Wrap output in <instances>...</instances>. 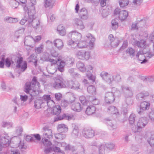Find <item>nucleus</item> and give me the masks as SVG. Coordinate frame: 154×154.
Instances as JSON below:
<instances>
[{
    "label": "nucleus",
    "instance_id": "nucleus-1",
    "mask_svg": "<svg viewBox=\"0 0 154 154\" xmlns=\"http://www.w3.org/2000/svg\"><path fill=\"white\" fill-rule=\"evenodd\" d=\"M40 86V83L37 81V77L34 76L31 82H26L24 91L27 94L30 93V94L31 96H34L38 94V89Z\"/></svg>",
    "mask_w": 154,
    "mask_h": 154
},
{
    "label": "nucleus",
    "instance_id": "nucleus-2",
    "mask_svg": "<svg viewBox=\"0 0 154 154\" xmlns=\"http://www.w3.org/2000/svg\"><path fill=\"white\" fill-rule=\"evenodd\" d=\"M85 39L86 40V41H81L78 43V48H85L87 47L88 44L91 47L93 46V43L95 41V38L91 34L88 33L87 34Z\"/></svg>",
    "mask_w": 154,
    "mask_h": 154
},
{
    "label": "nucleus",
    "instance_id": "nucleus-3",
    "mask_svg": "<svg viewBox=\"0 0 154 154\" xmlns=\"http://www.w3.org/2000/svg\"><path fill=\"white\" fill-rule=\"evenodd\" d=\"M20 2L22 4L23 10L24 11H28V14L29 19L34 18L36 17V13L35 11L34 6L32 5L29 6V8L26 6L25 3L26 2V0H19Z\"/></svg>",
    "mask_w": 154,
    "mask_h": 154
},
{
    "label": "nucleus",
    "instance_id": "nucleus-4",
    "mask_svg": "<svg viewBox=\"0 0 154 154\" xmlns=\"http://www.w3.org/2000/svg\"><path fill=\"white\" fill-rule=\"evenodd\" d=\"M76 56L79 59L87 61L90 57V52L84 50H80L76 52Z\"/></svg>",
    "mask_w": 154,
    "mask_h": 154
},
{
    "label": "nucleus",
    "instance_id": "nucleus-5",
    "mask_svg": "<svg viewBox=\"0 0 154 154\" xmlns=\"http://www.w3.org/2000/svg\"><path fill=\"white\" fill-rule=\"evenodd\" d=\"M114 14L117 15L120 20L123 21L126 19L128 16V12L125 10L121 11L120 9L117 8L114 11Z\"/></svg>",
    "mask_w": 154,
    "mask_h": 154
},
{
    "label": "nucleus",
    "instance_id": "nucleus-6",
    "mask_svg": "<svg viewBox=\"0 0 154 154\" xmlns=\"http://www.w3.org/2000/svg\"><path fill=\"white\" fill-rule=\"evenodd\" d=\"M148 121L146 117H141L140 118L137 123V128L136 130H134L132 129L133 131L135 133L139 132L141 129L144 128L147 124Z\"/></svg>",
    "mask_w": 154,
    "mask_h": 154
},
{
    "label": "nucleus",
    "instance_id": "nucleus-7",
    "mask_svg": "<svg viewBox=\"0 0 154 154\" xmlns=\"http://www.w3.org/2000/svg\"><path fill=\"white\" fill-rule=\"evenodd\" d=\"M86 68V75L89 80L93 83L95 82V76L93 75L92 73L93 71V67L90 65H87Z\"/></svg>",
    "mask_w": 154,
    "mask_h": 154
},
{
    "label": "nucleus",
    "instance_id": "nucleus-8",
    "mask_svg": "<svg viewBox=\"0 0 154 154\" xmlns=\"http://www.w3.org/2000/svg\"><path fill=\"white\" fill-rule=\"evenodd\" d=\"M52 86L55 89H59L66 87L62 79H55L54 82L52 84Z\"/></svg>",
    "mask_w": 154,
    "mask_h": 154
},
{
    "label": "nucleus",
    "instance_id": "nucleus-9",
    "mask_svg": "<svg viewBox=\"0 0 154 154\" xmlns=\"http://www.w3.org/2000/svg\"><path fill=\"white\" fill-rule=\"evenodd\" d=\"M16 67L20 70V72H23L27 68V63L26 61H23L22 58H20L17 61Z\"/></svg>",
    "mask_w": 154,
    "mask_h": 154
},
{
    "label": "nucleus",
    "instance_id": "nucleus-10",
    "mask_svg": "<svg viewBox=\"0 0 154 154\" xmlns=\"http://www.w3.org/2000/svg\"><path fill=\"white\" fill-rule=\"evenodd\" d=\"M150 104V103L147 102L143 101L140 104V109L138 110V113L140 115H142L145 113V111L149 109Z\"/></svg>",
    "mask_w": 154,
    "mask_h": 154
},
{
    "label": "nucleus",
    "instance_id": "nucleus-11",
    "mask_svg": "<svg viewBox=\"0 0 154 154\" xmlns=\"http://www.w3.org/2000/svg\"><path fill=\"white\" fill-rule=\"evenodd\" d=\"M121 88L125 97H131L133 96V91L131 87L122 85L121 86Z\"/></svg>",
    "mask_w": 154,
    "mask_h": 154
},
{
    "label": "nucleus",
    "instance_id": "nucleus-12",
    "mask_svg": "<svg viewBox=\"0 0 154 154\" xmlns=\"http://www.w3.org/2000/svg\"><path fill=\"white\" fill-rule=\"evenodd\" d=\"M68 36L71 39L77 42L81 39L82 35L81 33L74 31L69 32L68 34Z\"/></svg>",
    "mask_w": 154,
    "mask_h": 154
},
{
    "label": "nucleus",
    "instance_id": "nucleus-13",
    "mask_svg": "<svg viewBox=\"0 0 154 154\" xmlns=\"http://www.w3.org/2000/svg\"><path fill=\"white\" fill-rule=\"evenodd\" d=\"M83 136L87 138L93 137L94 135V131L91 128H85L82 131Z\"/></svg>",
    "mask_w": 154,
    "mask_h": 154
},
{
    "label": "nucleus",
    "instance_id": "nucleus-14",
    "mask_svg": "<svg viewBox=\"0 0 154 154\" xmlns=\"http://www.w3.org/2000/svg\"><path fill=\"white\" fill-rule=\"evenodd\" d=\"M10 141V137L8 135H0V143L5 147H8Z\"/></svg>",
    "mask_w": 154,
    "mask_h": 154
},
{
    "label": "nucleus",
    "instance_id": "nucleus-15",
    "mask_svg": "<svg viewBox=\"0 0 154 154\" xmlns=\"http://www.w3.org/2000/svg\"><path fill=\"white\" fill-rule=\"evenodd\" d=\"M100 76L103 80L109 84L113 82V76L107 72H103L100 74Z\"/></svg>",
    "mask_w": 154,
    "mask_h": 154
},
{
    "label": "nucleus",
    "instance_id": "nucleus-16",
    "mask_svg": "<svg viewBox=\"0 0 154 154\" xmlns=\"http://www.w3.org/2000/svg\"><path fill=\"white\" fill-rule=\"evenodd\" d=\"M104 100L107 103H112L115 100L114 94L111 92H106L105 94Z\"/></svg>",
    "mask_w": 154,
    "mask_h": 154
},
{
    "label": "nucleus",
    "instance_id": "nucleus-17",
    "mask_svg": "<svg viewBox=\"0 0 154 154\" xmlns=\"http://www.w3.org/2000/svg\"><path fill=\"white\" fill-rule=\"evenodd\" d=\"M43 138H48L49 139L52 138V133L51 129H49L48 126H45L43 128Z\"/></svg>",
    "mask_w": 154,
    "mask_h": 154
},
{
    "label": "nucleus",
    "instance_id": "nucleus-18",
    "mask_svg": "<svg viewBox=\"0 0 154 154\" xmlns=\"http://www.w3.org/2000/svg\"><path fill=\"white\" fill-rule=\"evenodd\" d=\"M111 46L113 47H116L119 45L120 42L118 38H114L112 34H110L109 37Z\"/></svg>",
    "mask_w": 154,
    "mask_h": 154
},
{
    "label": "nucleus",
    "instance_id": "nucleus-19",
    "mask_svg": "<svg viewBox=\"0 0 154 154\" xmlns=\"http://www.w3.org/2000/svg\"><path fill=\"white\" fill-rule=\"evenodd\" d=\"M79 17L82 20H87L88 17V11L85 8L80 9L79 13Z\"/></svg>",
    "mask_w": 154,
    "mask_h": 154
},
{
    "label": "nucleus",
    "instance_id": "nucleus-20",
    "mask_svg": "<svg viewBox=\"0 0 154 154\" xmlns=\"http://www.w3.org/2000/svg\"><path fill=\"white\" fill-rule=\"evenodd\" d=\"M73 24L77 28L80 30H82L85 28V26L82 21L80 19L75 18L73 20Z\"/></svg>",
    "mask_w": 154,
    "mask_h": 154
},
{
    "label": "nucleus",
    "instance_id": "nucleus-21",
    "mask_svg": "<svg viewBox=\"0 0 154 154\" xmlns=\"http://www.w3.org/2000/svg\"><path fill=\"white\" fill-rule=\"evenodd\" d=\"M132 101L130 98L126 99L125 101L122 105V109L124 113H126L129 106L132 104Z\"/></svg>",
    "mask_w": 154,
    "mask_h": 154
},
{
    "label": "nucleus",
    "instance_id": "nucleus-22",
    "mask_svg": "<svg viewBox=\"0 0 154 154\" xmlns=\"http://www.w3.org/2000/svg\"><path fill=\"white\" fill-rule=\"evenodd\" d=\"M149 95V93L148 92L144 91L138 94L136 96V98L137 100L140 101L144 100Z\"/></svg>",
    "mask_w": 154,
    "mask_h": 154
},
{
    "label": "nucleus",
    "instance_id": "nucleus-23",
    "mask_svg": "<svg viewBox=\"0 0 154 154\" xmlns=\"http://www.w3.org/2000/svg\"><path fill=\"white\" fill-rule=\"evenodd\" d=\"M29 25H32L33 27L37 28L39 25L40 23L38 20L35 19V17L32 19H29L28 20Z\"/></svg>",
    "mask_w": 154,
    "mask_h": 154
},
{
    "label": "nucleus",
    "instance_id": "nucleus-24",
    "mask_svg": "<svg viewBox=\"0 0 154 154\" xmlns=\"http://www.w3.org/2000/svg\"><path fill=\"white\" fill-rule=\"evenodd\" d=\"M136 57L139 60L142 61L141 62V64L145 63L147 61L145 58L144 54H143V51H139L136 55Z\"/></svg>",
    "mask_w": 154,
    "mask_h": 154
},
{
    "label": "nucleus",
    "instance_id": "nucleus-25",
    "mask_svg": "<svg viewBox=\"0 0 154 154\" xmlns=\"http://www.w3.org/2000/svg\"><path fill=\"white\" fill-rule=\"evenodd\" d=\"M57 60L58 61H56V63L57 65V69L60 71L63 72L64 70V67L66 64L65 62L62 60L60 61V59L59 58H58Z\"/></svg>",
    "mask_w": 154,
    "mask_h": 154
},
{
    "label": "nucleus",
    "instance_id": "nucleus-26",
    "mask_svg": "<svg viewBox=\"0 0 154 154\" xmlns=\"http://www.w3.org/2000/svg\"><path fill=\"white\" fill-rule=\"evenodd\" d=\"M33 42H34V40L32 36H28L25 37L24 42L25 45L33 47L32 44Z\"/></svg>",
    "mask_w": 154,
    "mask_h": 154
},
{
    "label": "nucleus",
    "instance_id": "nucleus-27",
    "mask_svg": "<svg viewBox=\"0 0 154 154\" xmlns=\"http://www.w3.org/2000/svg\"><path fill=\"white\" fill-rule=\"evenodd\" d=\"M54 46L59 50H61L63 47L64 45L63 41L60 39H58L54 41Z\"/></svg>",
    "mask_w": 154,
    "mask_h": 154
},
{
    "label": "nucleus",
    "instance_id": "nucleus-28",
    "mask_svg": "<svg viewBox=\"0 0 154 154\" xmlns=\"http://www.w3.org/2000/svg\"><path fill=\"white\" fill-rule=\"evenodd\" d=\"M71 108L72 110L76 112H80L82 110L81 104L79 102L72 104Z\"/></svg>",
    "mask_w": 154,
    "mask_h": 154
},
{
    "label": "nucleus",
    "instance_id": "nucleus-29",
    "mask_svg": "<svg viewBox=\"0 0 154 154\" xmlns=\"http://www.w3.org/2000/svg\"><path fill=\"white\" fill-rule=\"evenodd\" d=\"M77 68L82 72H84L86 71V68L84 63L81 62H78L76 64Z\"/></svg>",
    "mask_w": 154,
    "mask_h": 154
},
{
    "label": "nucleus",
    "instance_id": "nucleus-30",
    "mask_svg": "<svg viewBox=\"0 0 154 154\" xmlns=\"http://www.w3.org/2000/svg\"><path fill=\"white\" fill-rule=\"evenodd\" d=\"M51 56L48 54H45L43 57V58L45 61L51 62L52 65L56 64V61L54 59H51Z\"/></svg>",
    "mask_w": 154,
    "mask_h": 154
},
{
    "label": "nucleus",
    "instance_id": "nucleus-31",
    "mask_svg": "<svg viewBox=\"0 0 154 154\" xmlns=\"http://www.w3.org/2000/svg\"><path fill=\"white\" fill-rule=\"evenodd\" d=\"M95 110L96 108L94 106H90L87 107L85 112L87 115H90L94 113Z\"/></svg>",
    "mask_w": 154,
    "mask_h": 154
},
{
    "label": "nucleus",
    "instance_id": "nucleus-32",
    "mask_svg": "<svg viewBox=\"0 0 154 154\" xmlns=\"http://www.w3.org/2000/svg\"><path fill=\"white\" fill-rule=\"evenodd\" d=\"M57 130L59 132L61 133L65 132L68 130L67 127L64 124H59L57 127Z\"/></svg>",
    "mask_w": 154,
    "mask_h": 154
},
{
    "label": "nucleus",
    "instance_id": "nucleus-33",
    "mask_svg": "<svg viewBox=\"0 0 154 154\" xmlns=\"http://www.w3.org/2000/svg\"><path fill=\"white\" fill-rule=\"evenodd\" d=\"M4 20L5 22L10 23H15L18 21L17 19L9 17H5Z\"/></svg>",
    "mask_w": 154,
    "mask_h": 154
},
{
    "label": "nucleus",
    "instance_id": "nucleus-34",
    "mask_svg": "<svg viewBox=\"0 0 154 154\" xmlns=\"http://www.w3.org/2000/svg\"><path fill=\"white\" fill-rule=\"evenodd\" d=\"M58 33L61 35H64L66 33V30L64 27L62 25L58 26L57 28Z\"/></svg>",
    "mask_w": 154,
    "mask_h": 154
},
{
    "label": "nucleus",
    "instance_id": "nucleus-35",
    "mask_svg": "<svg viewBox=\"0 0 154 154\" xmlns=\"http://www.w3.org/2000/svg\"><path fill=\"white\" fill-rule=\"evenodd\" d=\"M42 100L37 99L34 101V106L36 109H39L41 108L42 104L45 103Z\"/></svg>",
    "mask_w": 154,
    "mask_h": 154
},
{
    "label": "nucleus",
    "instance_id": "nucleus-36",
    "mask_svg": "<svg viewBox=\"0 0 154 154\" xmlns=\"http://www.w3.org/2000/svg\"><path fill=\"white\" fill-rule=\"evenodd\" d=\"M75 41L71 39L67 42L68 46L74 49L78 47V43L75 42Z\"/></svg>",
    "mask_w": 154,
    "mask_h": 154
},
{
    "label": "nucleus",
    "instance_id": "nucleus-37",
    "mask_svg": "<svg viewBox=\"0 0 154 154\" xmlns=\"http://www.w3.org/2000/svg\"><path fill=\"white\" fill-rule=\"evenodd\" d=\"M126 53L128 56L132 58L135 56V50L132 48H128L126 50Z\"/></svg>",
    "mask_w": 154,
    "mask_h": 154
},
{
    "label": "nucleus",
    "instance_id": "nucleus-38",
    "mask_svg": "<svg viewBox=\"0 0 154 154\" xmlns=\"http://www.w3.org/2000/svg\"><path fill=\"white\" fill-rule=\"evenodd\" d=\"M146 44V41L144 40H142L139 41H136L135 45L139 48H144Z\"/></svg>",
    "mask_w": 154,
    "mask_h": 154
},
{
    "label": "nucleus",
    "instance_id": "nucleus-39",
    "mask_svg": "<svg viewBox=\"0 0 154 154\" xmlns=\"http://www.w3.org/2000/svg\"><path fill=\"white\" fill-rule=\"evenodd\" d=\"M79 134V129L78 126L75 125L71 133V136L74 138L78 137Z\"/></svg>",
    "mask_w": 154,
    "mask_h": 154
},
{
    "label": "nucleus",
    "instance_id": "nucleus-40",
    "mask_svg": "<svg viewBox=\"0 0 154 154\" xmlns=\"http://www.w3.org/2000/svg\"><path fill=\"white\" fill-rule=\"evenodd\" d=\"M87 91L89 93L94 95L96 94V88L93 85H91L88 87Z\"/></svg>",
    "mask_w": 154,
    "mask_h": 154
},
{
    "label": "nucleus",
    "instance_id": "nucleus-41",
    "mask_svg": "<svg viewBox=\"0 0 154 154\" xmlns=\"http://www.w3.org/2000/svg\"><path fill=\"white\" fill-rule=\"evenodd\" d=\"M53 107V112L54 114L58 115L61 112V108L59 105H57Z\"/></svg>",
    "mask_w": 154,
    "mask_h": 154
},
{
    "label": "nucleus",
    "instance_id": "nucleus-42",
    "mask_svg": "<svg viewBox=\"0 0 154 154\" xmlns=\"http://www.w3.org/2000/svg\"><path fill=\"white\" fill-rule=\"evenodd\" d=\"M72 116L69 115H66V114H63L61 116H58L56 119L57 120H61L63 119L66 120H70L72 119Z\"/></svg>",
    "mask_w": 154,
    "mask_h": 154
},
{
    "label": "nucleus",
    "instance_id": "nucleus-43",
    "mask_svg": "<svg viewBox=\"0 0 154 154\" xmlns=\"http://www.w3.org/2000/svg\"><path fill=\"white\" fill-rule=\"evenodd\" d=\"M54 3L53 0H45V7L52 8Z\"/></svg>",
    "mask_w": 154,
    "mask_h": 154
},
{
    "label": "nucleus",
    "instance_id": "nucleus-44",
    "mask_svg": "<svg viewBox=\"0 0 154 154\" xmlns=\"http://www.w3.org/2000/svg\"><path fill=\"white\" fill-rule=\"evenodd\" d=\"M74 62V59L73 58H68L65 62L66 64L69 66H72Z\"/></svg>",
    "mask_w": 154,
    "mask_h": 154
},
{
    "label": "nucleus",
    "instance_id": "nucleus-45",
    "mask_svg": "<svg viewBox=\"0 0 154 154\" xmlns=\"http://www.w3.org/2000/svg\"><path fill=\"white\" fill-rule=\"evenodd\" d=\"M108 112L112 114H115L117 112V109L116 106H110L108 108Z\"/></svg>",
    "mask_w": 154,
    "mask_h": 154
},
{
    "label": "nucleus",
    "instance_id": "nucleus-46",
    "mask_svg": "<svg viewBox=\"0 0 154 154\" xmlns=\"http://www.w3.org/2000/svg\"><path fill=\"white\" fill-rule=\"evenodd\" d=\"M13 123L12 122H3L2 124V126L3 127H7L8 128L12 127Z\"/></svg>",
    "mask_w": 154,
    "mask_h": 154
},
{
    "label": "nucleus",
    "instance_id": "nucleus-47",
    "mask_svg": "<svg viewBox=\"0 0 154 154\" xmlns=\"http://www.w3.org/2000/svg\"><path fill=\"white\" fill-rule=\"evenodd\" d=\"M10 4L12 8L15 9L17 8L19 4L16 0H11L10 1Z\"/></svg>",
    "mask_w": 154,
    "mask_h": 154
},
{
    "label": "nucleus",
    "instance_id": "nucleus-48",
    "mask_svg": "<svg viewBox=\"0 0 154 154\" xmlns=\"http://www.w3.org/2000/svg\"><path fill=\"white\" fill-rule=\"evenodd\" d=\"M112 29L115 30L118 27V23L117 21L116 20H112L111 21Z\"/></svg>",
    "mask_w": 154,
    "mask_h": 154
},
{
    "label": "nucleus",
    "instance_id": "nucleus-49",
    "mask_svg": "<svg viewBox=\"0 0 154 154\" xmlns=\"http://www.w3.org/2000/svg\"><path fill=\"white\" fill-rule=\"evenodd\" d=\"M136 116L134 113L131 114L129 118V122L130 125H132L134 123Z\"/></svg>",
    "mask_w": 154,
    "mask_h": 154
},
{
    "label": "nucleus",
    "instance_id": "nucleus-50",
    "mask_svg": "<svg viewBox=\"0 0 154 154\" xmlns=\"http://www.w3.org/2000/svg\"><path fill=\"white\" fill-rule=\"evenodd\" d=\"M44 46L42 45H41L39 47H35V51L36 53L39 54L42 52L43 51Z\"/></svg>",
    "mask_w": 154,
    "mask_h": 154
},
{
    "label": "nucleus",
    "instance_id": "nucleus-51",
    "mask_svg": "<svg viewBox=\"0 0 154 154\" xmlns=\"http://www.w3.org/2000/svg\"><path fill=\"white\" fill-rule=\"evenodd\" d=\"M42 142L44 146H49L52 144L51 142L46 138H42Z\"/></svg>",
    "mask_w": 154,
    "mask_h": 154
},
{
    "label": "nucleus",
    "instance_id": "nucleus-52",
    "mask_svg": "<svg viewBox=\"0 0 154 154\" xmlns=\"http://www.w3.org/2000/svg\"><path fill=\"white\" fill-rule=\"evenodd\" d=\"M54 137L56 139L61 140L65 138L66 137V136L65 134L57 133L55 134Z\"/></svg>",
    "mask_w": 154,
    "mask_h": 154
},
{
    "label": "nucleus",
    "instance_id": "nucleus-53",
    "mask_svg": "<svg viewBox=\"0 0 154 154\" xmlns=\"http://www.w3.org/2000/svg\"><path fill=\"white\" fill-rule=\"evenodd\" d=\"M105 120L106 121V123L108 125L110 126L112 129H113L116 128L117 127L116 125L113 124L111 119L109 118H107Z\"/></svg>",
    "mask_w": 154,
    "mask_h": 154
},
{
    "label": "nucleus",
    "instance_id": "nucleus-54",
    "mask_svg": "<svg viewBox=\"0 0 154 154\" xmlns=\"http://www.w3.org/2000/svg\"><path fill=\"white\" fill-rule=\"evenodd\" d=\"M121 80V77L119 74H117L113 76V81H114L117 82H120Z\"/></svg>",
    "mask_w": 154,
    "mask_h": 154
},
{
    "label": "nucleus",
    "instance_id": "nucleus-55",
    "mask_svg": "<svg viewBox=\"0 0 154 154\" xmlns=\"http://www.w3.org/2000/svg\"><path fill=\"white\" fill-rule=\"evenodd\" d=\"M129 3L128 0H122L121 1H119V5L120 7L123 8L127 6Z\"/></svg>",
    "mask_w": 154,
    "mask_h": 154
},
{
    "label": "nucleus",
    "instance_id": "nucleus-56",
    "mask_svg": "<svg viewBox=\"0 0 154 154\" xmlns=\"http://www.w3.org/2000/svg\"><path fill=\"white\" fill-rule=\"evenodd\" d=\"M80 89L79 83L77 81L73 82L72 89L78 90Z\"/></svg>",
    "mask_w": 154,
    "mask_h": 154
},
{
    "label": "nucleus",
    "instance_id": "nucleus-57",
    "mask_svg": "<svg viewBox=\"0 0 154 154\" xmlns=\"http://www.w3.org/2000/svg\"><path fill=\"white\" fill-rule=\"evenodd\" d=\"M147 141L151 146H154V134H152L148 140Z\"/></svg>",
    "mask_w": 154,
    "mask_h": 154
},
{
    "label": "nucleus",
    "instance_id": "nucleus-58",
    "mask_svg": "<svg viewBox=\"0 0 154 154\" xmlns=\"http://www.w3.org/2000/svg\"><path fill=\"white\" fill-rule=\"evenodd\" d=\"M23 131V128L21 127L18 126L17 127L16 129L15 133L17 135H20Z\"/></svg>",
    "mask_w": 154,
    "mask_h": 154
},
{
    "label": "nucleus",
    "instance_id": "nucleus-59",
    "mask_svg": "<svg viewBox=\"0 0 154 154\" xmlns=\"http://www.w3.org/2000/svg\"><path fill=\"white\" fill-rule=\"evenodd\" d=\"M79 100L82 103L83 105H86L88 102V101L86 100L85 97L84 96H80L79 97Z\"/></svg>",
    "mask_w": 154,
    "mask_h": 154
},
{
    "label": "nucleus",
    "instance_id": "nucleus-60",
    "mask_svg": "<svg viewBox=\"0 0 154 154\" xmlns=\"http://www.w3.org/2000/svg\"><path fill=\"white\" fill-rule=\"evenodd\" d=\"M68 72L70 75L73 77H75L76 75H79V74L75 72L74 69L73 68H72L70 69L69 70Z\"/></svg>",
    "mask_w": 154,
    "mask_h": 154
},
{
    "label": "nucleus",
    "instance_id": "nucleus-61",
    "mask_svg": "<svg viewBox=\"0 0 154 154\" xmlns=\"http://www.w3.org/2000/svg\"><path fill=\"white\" fill-rule=\"evenodd\" d=\"M105 146L104 145H101L99 147V151L100 154H104L105 153Z\"/></svg>",
    "mask_w": 154,
    "mask_h": 154
},
{
    "label": "nucleus",
    "instance_id": "nucleus-62",
    "mask_svg": "<svg viewBox=\"0 0 154 154\" xmlns=\"http://www.w3.org/2000/svg\"><path fill=\"white\" fill-rule=\"evenodd\" d=\"M145 58L148 59L150 58L154 55V54L150 52H148L144 54Z\"/></svg>",
    "mask_w": 154,
    "mask_h": 154
},
{
    "label": "nucleus",
    "instance_id": "nucleus-63",
    "mask_svg": "<svg viewBox=\"0 0 154 154\" xmlns=\"http://www.w3.org/2000/svg\"><path fill=\"white\" fill-rule=\"evenodd\" d=\"M37 57L34 54H31L28 58L29 62H33V61L36 59Z\"/></svg>",
    "mask_w": 154,
    "mask_h": 154
},
{
    "label": "nucleus",
    "instance_id": "nucleus-64",
    "mask_svg": "<svg viewBox=\"0 0 154 154\" xmlns=\"http://www.w3.org/2000/svg\"><path fill=\"white\" fill-rule=\"evenodd\" d=\"M70 103L69 101H67L65 100H63L61 101V105L62 107H66Z\"/></svg>",
    "mask_w": 154,
    "mask_h": 154
}]
</instances>
